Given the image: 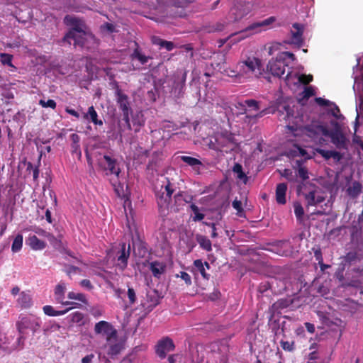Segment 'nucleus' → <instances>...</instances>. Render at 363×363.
I'll return each instance as SVG.
<instances>
[{"label": "nucleus", "mask_w": 363, "mask_h": 363, "mask_svg": "<svg viewBox=\"0 0 363 363\" xmlns=\"http://www.w3.org/2000/svg\"><path fill=\"white\" fill-rule=\"evenodd\" d=\"M128 298L129 299V303L130 305H133L137 300L136 297V293L133 288L128 287V291H127Z\"/></svg>", "instance_id": "51"}, {"label": "nucleus", "mask_w": 363, "mask_h": 363, "mask_svg": "<svg viewBox=\"0 0 363 363\" xmlns=\"http://www.w3.org/2000/svg\"><path fill=\"white\" fill-rule=\"evenodd\" d=\"M110 81V86L112 87L113 89H114L115 95L123 91L117 81H116L115 79H112Z\"/></svg>", "instance_id": "60"}, {"label": "nucleus", "mask_w": 363, "mask_h": 363, "mask_svg": "<svg viewBox=\"0 0 363 363\" xmlns=\"http://www.w3.org/2000/svg\"><path fill=\"white\" fill-rule=\"evenodd\" d=\"M174 199L176 203L179 202L182 200L185 203H190L192 201L193 197L190 195H186L184 196L183 194L179 192L174 196Z\"/></svg>", "instance_id": "49"}, {"label": "nucleus", "mask_w": 363, "mask_h": 363, "mask_svg": "<svg viewBox=\"0 0 363 363\" xmlns=\"http://www.w3.org/2000/svg\"><path fill=\"white\" fill-rule=\"evenodd\" d=\"M260 102L255 99H247L244 101L243 104H240V106L243 108V112L241 113L247 114V110L246 106L254 111H259L260 108Z\"/></svg>", "instance_id": "24"}, {"label": "nucleus", "mask_w": 363, "mask_h": 363, "mask_svg": "<svg viewBox=\"0 0 363 363\" xmlns=\"http://www.w3.org/2000/svg\"><path fill=\"white\" fill-rule=\"evenodd\" d=\"M358 258L357 254L355 252H350L345 256V261L352 263Z\"/></svg>", "instance_id": "61"}, {"label": "nucleus", "mask_w": 363, "mask_h": 363, "mask_svg": "<svg viewBox=\"0 0 363 363\" xmlns=\"http://www.w3.org/2000/svg\"><path fill=\"white\" fill-rule=\"evenodd\" d=\"M234 173L237 174V178L242 181L245 184L248 182V177L245 173L242 171V167L241 164L236 163L233 168Z\"/></svg>", "instance_id": "30"}, {"label": "nucleus", "mask_w": 363, "mask_h": 363, "mask_svg": "<svg viewBox=\"0 0 363 363\" xmlns=\"http://www.w3.org/2000/svg\"><path fill=\"white\" fill-rule=\"evenodd\" d=\"M234 135L228 130H223L214 133L207 138L206 144L208 147L216 151L228 152L233 149V145H235Z\"/></svg>", "instance_id": "1"}, {"label": "nucleus", "mask_w": 363, "mask_h": 363, "mask_svg": "<svg viewBox=\"0 0 363 363\" xmlns=\"http://www.w3.org/2000/svg\"><path fill=\"white\" fill-rule=\"evenodd\" d=\"M190 208L194 214L193 217L194 221H201L204 218L205 215L199 212V207L196 204L191 203Z\"/></svg>", "instance_id": "41"}, {"label": "nucleus", "mask_w": 363, "mask_h": 363, "mask_svg": "<svg viewBox=\"0 0 363 363\" xmlns=\"http://www.w3.org/2000/svg\"><path fill=\"white\" fill-rule=\"evenodd\" d=\"M17 301L18 303L21 306V307L23 308H30V306L32 304V298L30 297V295L25 291H22L20 294Z\"/></svg>", "instance_id": "23"}, {"label": "nucleus", "mask_w": 363, "mask_h": 363, "mask_svg": "<svg viewBox=\"0 0 363 363\" xmlns=\"http://www.w3.org/2000/svg\"><path fill=\"white\" fill-rule=\"evenodd\" d=\"M131 57L133 59H137L143 65H145L150 59H152L151 57L143 55L138 48L134 50Z\"/></svg>", "instance_id": "33"}, {"label": "nucleus", "mask_w": 363, "mask_h": 363, "mask_svg": "<svg viewBox=\"0 0 363 363\" xmlns=\"http://www.w3.org/2000/svg\"><path fill=\"white\" fill-rule=\"evenodd\" d=\"M296 60L295 55L289 52L279 53L276 59H272L267 65V70L274 77H281L285 73V67L287 66L286 61Z\"/></svg>", "instance_id": "3"}, {"label": "nucleus", "mask_w": 363, "mask_h": 363, "mask_svg": "<svg viewBox=\"0 0 363 363\" xmlns=\"http://www.w3.org/2000/svg\"><path fill=\"white\" fill-rule=\"evenodd\" d=\"M298 81L303 84H308L311 82L313 81V76L311 74L306 75L302 74L299 76Z\"/></svg>", "instance_id": "56"}, {"label": "nucleus", "mask_w": 363, "mask_h": 363, "mask_svg": "<svg viewBox=\"0 0 363 363\" xmlns=\"http://www.w3.org/2000/svg\"><path fill=\"white\" fill-rule=\"evenodd\" d=\"M347 194L352 198H356L362 191V184L359 182H352L347 189Z\"/></svg>", "instance_id": "28"}, {"label": "nucleus", "mask_w": 363, "mask_h": 363, "mask_svg": "<svg viewBox=\"0 0 363 363\" xmlns=\"http://www.w3.org/2000/svg\"><path fill=\"white\" fill-rule=\"evenodd\" d=\"M302 132L313 140L317 139L320 134L324 136H328L329 134V130L325 126L317 123H311L304 126Z\"/></svg>", "instance_id": "11"}, {"label": "nucleus", "mask_w": 363, "mask_h": 363, "mask_svg": "<svg viewBox=\"0 0 363 363\" xmlns=\"http://www.w3.org/2000/svg\"><path fill=\"white\" fill-rule=\"evenodd\" d=\"M74 38H69V40L70 39L73 40L74 42V45H79L80 47H84V43H85V36H86V33H84L83 34H81V33H79V34H75L74 35Z\"/></svg>", "instance_id": "42"}, {"label": "nucleus", "mask_w": 363, "mask_h": 363, "mask_svg": "<svg viewBox=\"0 0 363 363\" xmlns=\"http://www.w3.org/2000/svg\"><path fill=\"white\" fill-rule=\"evenodd\" d=\"M25 335L26 334H24V333H19V337H18L17 341H16V344H17L16 348L18 350H22L24 347V342L26 340Z\"/></svg>", "instance_id": "57"}, {"label": "nucleus", "mask_w": 363, "mask_h": 363, "mask_svg": "<svg viewBox=\"0 0 363 363\" xmlns=\"http://www.w3.org/2000/svg\"><path fill=\"white\" fill-rule=\"evenodd\" d=\"M175 345L173 340L169 337L160 339L155 346V353L160 359H164L167 353L174 351Z\"/></svg>", "instance_id": "10"}, {"label": "nucleus", "mask_w": 363, "mask_h": 363, "mask_svg": "<svg viewBox=\"0 0 363 363\" xmlns=\"http://www.w3.org/2000/svg\"><path fill=\"white\" fill-rule=\"evenodd\" d=\"M328 136L331 138V142L337 149H347V139L341 131L337 130L329 131Z\"/></svg>", "instance_id": "14"}, {"label": "nucleus", "mask_w": 363, "mask_h": 363, "mask_svg": "<svg viewBox=\"0 0 363 363\" xmlns=\"http://www.w3.org/2000/svg\"><path fill=\"white\" fill-rule=\"evenodd\" d=\"M99 166L104 170H108L106 174H114L118 177L121 169L117 165V160L108 155H104L98 159Z\"/></svg>", "instance_id": "8"}, {"label": "nucleus", "mask_w": 363, "mask_h": 363, "mask_svg": "<svg viewBox=\"0 0 363 363\" xmlns=\"http://www.w3.org/2000/svg\"><path fill=\"white\" fill-rule=\"evenodd\" d=\"M277 21L275 16H270L262 21L252 23L245 28V31H252L253 33L267 30L272 28V24Z\"/></svg>", "instance_id": "12"}, {"label": "nucleus", "mask_w": 363, "mask_h": 363, "mask_svg": "<svg viewBox=\"0 0 363 363\" xmlns=\"http://www.w3.org/2000/svg\"><path fill=\"white\" fill-rule=\"evenodd\" d=\"M66 291V284L63 281H60L55 288V298L56 301L62 305H69L71 303L69 301H65V294Z\"/></svg>", "instance_id": "17"}, {"label": "nucleus", "mask_w": 363, "mask_h": 363, "mask_svg": "<svg viewBox=\"0 0 363 363\" xmlns=\"http://www.w3.org/2000/svg\"><path fill=\"white\" fill-rule=\"evenodd\" d=\"M132 121L133 125L137 127L135 131L138 132L145 125V119L142 112H138L133 116Z\"/></svg>", "instance_id": "29"}, {"label": "nucleus", "mask_w": 363, "mask_h": 363, "mask_svg": "<svg viewBox=\"0 0 363 363\" xmlns=\"http://www.w3.org/2000/svg\"><path fill=\"white\" fill-rule=\"evenodd\" d=\"M116 104L122 112L132 111L128 96L123 91L115 95Z\"/></svg>", "instance_id": "16"}, {"label": "nucleus", "mask_w": 363, "mask_h": 363, "mask_svg": "<svg viewBox=\"0 0 363 363\" xmlns=\"http://www.w3.org/2000/svg\"><path fill=\"white\" fill-rule=\"evenodd\" d=\"M11 201L9 200V201H0V206L2 208V211L4 212V213L6 215L9 213V209L10 208Z\"/></svg>", "instance_id": "64"}, {"label": "nucleus", "mask_w": 363, "mask_h": 363, "mask_svg": "<svg viewBox=\"0 0 363 363\" xmlns=\"http://www.w3.org/2000/svg\"><path fill=\"white\" fill-rule=\"evenodd\" d=\"M23 240V238L21 234H18L15 237L11 245V250L13 252H18L22 249Z\"/></svg>", "instance_id": "34"}, {"label": "nucleus", "mask_w": 363, "mask_h": 363, "mask_svg": "<svg viewBox=\"0 0 363 363\" xmlns=\"http://www.w3.org/2000/svg\"><path fill=\"white\" fill-rule=\"evenodd\" d=\"M186 76L187 71L186 69H177L173 75V89L175 90L178 89L179 94L183 91L185 86Z\"/></svg>", "instance_id": "15"}, {"label": "nucleus", "mask_w": 363, "mask_h": 363, "mask_svg": "<svg viewBox=\"0 0 363 363\" xmlns=\"http://www.w3.org/2000/svg\"><path fill=\"white\" fill-rule=\"evenodd\" d=\"M281 176L285 177L289 182L296 181L295 176L293 174L292 171L289 169H284L283 172L281 173Z\"/></svg>", "instance_id": "55"}, {"label": "nucleus", "mask_w": 363, "mask_h": 363, "mask_svg": "<svg viewBox=\"0 0 363 363\" xmlns=\"http://www.w3.org/2000/svg\"><path fill=\"white\" fill-rule=\"evenodd\" d=\"M40 326V318L31 315L20 317L19 320L16 323V328L19 333L26 334V330H30L33 333H35Z\"/></svg>", "instance_id": "5"}, {"label": "nucleus", "mask_w": 363, "mask_h": 363, "mask_svg": "<svg viewBox=\"0 0 363 363\" xmlns=\"http://www.w3.org/2000/svg\"><path fill=\"white\" fill-rule=\"evenodd\" d=\"M25 165H26V172L30 174L33 173V178L35 182L38 181L39 177V166L33 167V164L30 162H27L26 160L22 162Z\"/></svg>", "instance_id": "31"}, {"label": "nucleus", "mask_w": 363, "mask_h": 363, "mask_svg": "<svg viewBox=\"0 0 363 363\" xmlns=\"http://www.w3.org/2000/svg\"><path fill=\"white\" fill-rule=\"evenodd\" d=\"M65 21L67 24L72 26V29L64 36L63 40L71 44L69 41V38H74L75 34H83L85 33L84 30V25L80 19L70 16H66Z\"/></svg>", "instance_id": "7"}, {"label": "nucleus", "mask_w": 363, "mask_h": 363, "mask_svg": "<svg viewBox=\"0 0 363 363\" xmlns=\"http://www.w3.org/2000/svg\"><path fill=\"white\" fill-rule=\"evenodd\" d=\"M290 302L287 299H279L274 304V306L277 309H284L289 306Z\"/></svg>", "instance_id": "52"}, {"label": "nucleus", "mask_w": 363, "mask_h": 363, "mask_svg": "<svg viewBox=\"0 0 363 363\" xmlns=\"http://www.w3.org/2000/svg\"><path fill=\"white\" fill-rule=\"evenodd\" d=\"M67 296L69 299L78 300L83 303H86V301L84 294H83L82 293H74L73 291H71V292H69Z\"/></svg>", "instance_id": "47"}, {"label": "nucleus", "mask_w": 363, "mask_h": 363, "mask_svg": "<svg viewBox=\"0 0 363 363\" xmlns=\"http://www.w3.org/2000/svg\"><path fill=\"white\" fill-rule=\"evenodd\" d=\"M315 94V91L313 86H309L304 88V90L302 91V99H308L310 97L314 96Z\"/></svg>", "instance_id": "46"}, {"label": "nucleus", "mask_w": 363, "mask_h": 363, "mask_svg": "<svg viewBox=\"0 0 363 363\" xmlns=\"http://www.w3.org/2000/svg\"><path fill=\"white\" fill-rule=\"evenodd\" d=\"M123 345L120 342L115 343L113 345H110L108 350V355H109L111 358L118 355L122 350Z\"/></svg>", "instance_id": "35"}, {"label": "nucleus", "mask_w": 363, "mask_h": 363, "mask_svg": "<svg viewBox=\"0 0 363 363\" xmlns=\"http://www.w3.org/2000/svg\"><path fill=\"white\" fill-rule=\"evenodd\" d=\"M280 346L281 348L286 352H294L296 349L294 341H287L281 340L280 341Z\"/></svg>", "instance_id": "39"}, {"label": "nucleus", "mask_w": 363, "mask_h": 363, "mask_svg": "<svg viewBox=\"0 0 363 363\" xmlns=\"http://www.w3.org/2000/svg\"><path fill=\"white\" fill-rule=\"evenodd\" d=\"M167 179V184L164 186H162L161 192L157 194V203L160 208L167 209L171 200L172 195L174 191L172 184Z\"/></svg>", "instance_id": "6"}, {"label": "nucleus", "mask_w": 363, "mask_h": 363, "mask_svg": "<svg viewBox=\"0 0 363 363\" xmlns=\"http://www.w3.org/2000/svg\"><path fill=\"white\" fill-rule=\"evenodd\" d=\"M194 264L196 268L199 271L202 277L205 279H208L209 274L206 272L205 267L208 269L210 268V264L208 262H205L203 263L201 259H196L194 262Z\"/></svg>", "instance_id": "26"}, {"label": "nucleus", "mask_w": 363, "mask_h": 363, "mask_svg": "<svg viewBox=\"0 0 363 363\" xmlns=\"http://www.w3.org/2000/svg\"><path fill=\"white\" fill-rule=\"evenodd\" d=\"M195 0H172V3L177 7H183L187 4L194 1Z\"/></svg>", "instance_id": "59"}, {"label": "nucleus", "mask_w": 363, "mask_h": 363, "mask_svg": "<svg viewBox=\"0 0 363 363\" xmlns=\"http://www.w3.org/2000/svg\"><path fill=\"white\" fill-rule=\"evenodd\" d=\"M71 152L80 158L82 156V152L79 144H71Z\"/></svg>", "instance_id": "58"}, {"label": "nucleus", "mask_w": 363, "mask_h": 363, "mask_svg": "<svg viewBox=\"0 0 363 363\" xmlns=\"http://www.w3.org/2000/svg\"><path fill=\"white\" fill-rule=\"evenodd\" d=\"M39 104L43 108H51L52 109H55L56 108L57 104L53 99H48L47 101L45 100L40 99L39 101Z\"/></svg>", "instance_id": "50"}, {"label": "nucleus", "mask_w": 363, "mask_h": 363, "mask_svg": "<svg viewBox=\"0 0 363 363\" xmlns=\"http://www.w3.org/2000/svg\"><path fill=\"white\" fill-rule=\"evenodd\" d=\"M287 190V185L285 183H280L277 184L276 188V200L279 204H285L286 192Z\"/></svg>", "instance_id": "20"}, {"label": "nucleus", "mask_w": 363, "mask_h": 363, "mask_svg": "<svg viewBox=\"0 0 363 363\" xmlns=\"http://www.w3.org/2000/svg\"><path fill=\"white\" fill-rule=\"evenodd\" d=\"M147 301L150 303L146 307L149 311H152L156 306H157L160 303L159 298L156 296L155 292L154 294H147Z\"/></svg>", "instance_id": "37"}, {"label": "nucleus", "mask_w": 363, "mask_h": 363, "mask_svg": "<svg viewBox=\"0 0 363 363\" xmlns=\"http://www.w3.org/2000/svg\"><path fill=\"white\" fill-rule=\"evenodd\" d=\"M313 250L314 251V257L315 258V260L318 261V263L322 262V261H323V258L320 248H313Z\"/></svg>", "instance_id": "63"}, {"label": "nucleus", "mask_w": 363, "mask_h": 363, "mask_svg": "<svg viewBox=\"0 0 363 363\" xmlns=\"http://www.w3.org/2000/svg\"><path fill=\"white\" fill-rule=\"evenodd\" d=\"M26 242L33 250H41L46 247V243L35 235H29Z\"/></svg>", "instance_id": "19"}, {"label": "nucleus", "mask_w": 363, "mask_h": 363, "mask_svg": "<svg viewBox=\"0 0 363 363\" xmlns=\"http://www.w3.org/2000/svg\"><path fill=\"white\" fill-rule=\"evenodd\" d=\"M236 69L238 75L249 78L261 74L262 66L259 59L255 57H247L237 64Z\"/></svg>", "instance_id": "2"}, {"label": "nucleus", "mask_w": 363, "mask_h": 363, "mask_svg": "<svg viewBox=\"0 0 363 363\" xmlns=\"http://www.w3.org/2000/svg\"><path fill=\"white\" fill-rule=\"evenodd\" d=\"M132 113V111H125L122 112L123 113V120L125 121V124L127 125V127L129 130L131 129V125L130 122V114Z\"/></svg>", "instance_id": "62"}, {"label": "nucleus", "mask_w": 363, "mask_h": 363, "mask_svg": "<svg viewBox=\"0 0 363 363\" xmlns=\"http://www.w3.org/2000/svg\"><path fill=\"white\" fill-rule=\"evenodd\" d=\"M294 207V213L297 220H301L304 214L303 206L299 203H295Z\"/></svg>", "instance_id": "45"}, {"label": "nucleus", "mask_w": 363, "mask_h": 363, "mask_svg": "<svg viewBox=\"0 0 363 363\" xmlns=\"http://www.w3.org/2000/svg\"><path fill=\"white\" fill-rule=\"evenodd\" d=\"M305 199L307 202V206H316V195L315 191H311L308 194L305 195Z\"/></svg>", "instance_id": "44"}, {"label": "nucleus", "mask_w": 363, "mask_h": 363, "mask_svg": "<svg viewBox=\"0 0 363 363\" xmlns=\"http://www.w3.org/2000/svg\"><path fill=\"white\" fill-rule=\"evenodd\" d=\"M317 151L325 160L333 158L335 162H338L342 158V155L337 151L326 150L323 149H319Z\"/></svg>", "instance_id": "21"}, {"label": "nucleus", "mask_w": 363, "mask_h": 363, "mask_svg": "<svg viewBox=\"0 0 363 363\" xmlns=\"http://www.w3.org/2000/svg\"><path fill=\"white\" fill-rule=\"evenodd\" d=\"M303 181L307 180L308 177V172L306 167L299 165L298 169V174H297Z\"/></svg>", "instance_id": "48"}, {"label": "nucleus", "mask_w": 363, "mask_h": 363, "mask_svg": "<svg viewBox=\"0 0 363 363\" xmlns=\"http://www.w3.org/2000/svg\"><path fill=\"white\" fill-rule=\"evenodd\" d=\"M181 160L192 167L202 164L199 159L190 156H181Z\"/></svg>", "instance_id": "36"}, {"label": "nucleus", "mask_w": 363, "mask_h": 363, "mask_svg": "<svg viewBox=\"0 0 363 363\" xmlns=\"http://www.w3.org/2000/svg\"><path fill=\"white\" fill-rule=\"evenodd\" d=\"M150 269L155 277H160L165 270V265L160 262L155 261L150 263Z\"/></svg>", "instance_id": "22"}, {"label": "nucleus", "mask_w": 363, "mask_h": 363, "mask_svg": "<svg viewBox=\"0 0 363 363\" xmlns=\"http://www.w3.org/2000/svg\"><path fill=\"white\" fill-rule=\"evenodd\" d=\"M13 55L8 53H0V61L4 65H8L11 67H14L12 64Z\"/></svg>", "instance_id": "38"}, {"label": "nucleus", "mask_w": 363, "mask_h": 363, "mask_svg": "<svg viewBox=\"0 0 363 363\" xmlns=\"http://www.w3.org/2000/svg\"><path fill=\"white\" fill-rule=\"evenodd\" d=\"M157 44L160 47L165 48L167 51H171L174 48V43L171 41H167L160 39Z\"/></svg>", "instance_id": "54"}, {"label": "nucleus", "mask_w": 363, "mask_h": 363, "mask_svg": "<svg viewBox=\"0 0 363 363\" xmlns=\"http://www.w3.org/2000/svg\"><path fill=\"white\" fill-rule=\"evenodd\" d=\"M120 249L116 253V265L121 271H124L128 266V259L130 255V244L126 246V244L123 242L120 244Z\"/></svg>", "instance_id": "9"}, {"label": "nucleus", "mask_w": 363, "mask_h": 363, "mask_svg": "<svg viewBox=\"0 0 363 363\" xmlns=\"http://www.w3.org/2000/svg\"><path fill=\"white\" fill-rule=\"evenodd\" d=\"M294 30H291V39L294 43L297 44L298 45H301L303 43V25L295 23L292 26Z\"/></svg>", "instance_id": "18"}, {"label": "nucleus", "mask_w": 363, "mask_h": 363, "mask_svg": "<svg viewBox=\"0 0 363 363\" xmlns=\"http://www.w3.org/2000/svg\"><path fill=\"white\" fill-rule=\"evenodd\" d=\"M70 308H67L63 311H55L54 308L52 306L46 305L43 306V311L44 313L49 316H58V315H62L65 313H67Z\"/></svg>", "instance_id": "27"}, {"label": "nucleus", "mask_w": 363, "mask_h": 363, "mask_svg": "<svg viewBox=\"0 0 363 363\" xmlns=\"http://www.w3.org/2000/svg\"><path fill=\"white\" fill-rule=\"evenodd\" d=\"M133 254L136 257L144 258L148 255V250L144 243L140 242L136 247L133 245Z\"/></svg>", "instance_id": "32"}, {"label": "nucleus", "mask_w": 363, "mask_h": 363, "mask_svg": "<svg viewBox=\"0 0 363 363\" xmlns=\"http://www.w3.org/2000/svg\"><path fill=\"white\" fill-rule=\"evenodd\" d=\"M252 6V3L250 1H237L229 11V21L235 22L242 19L251 12Z\"/></svg>", "instance_id": "4"}, {"label": "nucleus", "mask_w": 363, "mask_h": 363, "mask_svg": "<svg viewBox=\"0 0 363 363\" xmlns=\"http://www.w3.org/2000/svg\"><path fill=\"white\" fill-rule=\"evenodd\" d=\"M89 118L93 123L98 119V114L93 106L89 107L87 113L84 115V119H89Z\"/></svg>", "instance_id": "40"}, {"label": "nucleus", "mask_w": 363, "mask_h": 363, "mask_svg": "<svg viewBox=\"0 0 363 363\" xmlns=\"http://www.w3.org/2000/svg\"><path fill=\"white\" fill-rule=\"evenodd\" d=\"M48 240L50 241V244L54 247H61L62 245V242L60 239L55 238L52 234L50 233L49 235H48Z\"/></svg>", "instance_id": "53"}, {"label": "nucleus", "mask_w": 363, "mask_h": 363, "mask_svg": "<svg viewBox=\"0 0 363 363\" xmlns=\"http://www.w3.org/2000/svg\"><path fill=\"white\" fill-rule=\"evenodd\" d=\"M71 322L73 323L82 324L84 314L79 311H76L70 314Z\"/></svg>", "instance_id": "43"}, {"label": "nucleus", "mask_w": 363, "mask_h": 363, "mask_svg": "<svg viewBox=\"0 0 363 363\" xmlns=\"http://www.w3.org/2000/svg\"><path fill=\"white\" fill-rule=\"evenodd\" d=\"M94 331L96 334H104L107 335V340L116 337V331L113 329L112 325L106 321L101 320L96 323Z\"/></svg>", "instance_id": "13"}, {"label": "nucleus", "mask_w": 363, "mask_h": 363, "mask_svg": "<svg viewBox=\"0 0 363 363\" xmlns=\"http://www.w3.org/2000/svg\"><path fill=\"white\" fill-rule=\"evenodd\" d=\"M196 238L197 242L203 250L207 252L212 250L211 242L207 237L202 235H197Z\"/></svg>", "instance_id": "25"}]
</instances>
